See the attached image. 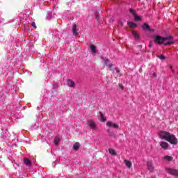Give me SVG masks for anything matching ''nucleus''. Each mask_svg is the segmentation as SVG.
Returning <instances> with one entry per match:
<instances>
[{"mask_svg":"<svg viewBox=\"0 0 178 178\" xmlns=\"http://www.w3.org/2000/svg\"><path fill=\"white\" fill-rule=\"evenodd\" d=\"M124 163H125L126 167L129 168V169H130V168H131V165H132L131 161H128V160H124Z\"/></svg>","mask_w":178,"mask_h":178,"instance_id":"15","label":"nucleus"},{"mask_svg":"<svg viewBox=\"0 0 178 178\" xmlns=\"http://www.w3.org/2000/svg\"><path fill=\"white\" fill-rule=\"evenodd\" d=\"M106 126H108V127H113V129H119V124H113V122L111 121L107 122Z\"/></svg>","mask_w":178,"mask_h":178,"instance_id":"9","label":"nucleus"},{"mask_svg":"<svg viewBox=\"0 0 178 178\" xmlns=\"http://www.w3.org/2000/svg\"><path fill=\"white\" fill-rule=\"evenodd\" d=\"M31 26H32V27H33L35 29H37V26L35 25V22H32Z\"/></svg>","mask_w":178,"mask_h":178,"instance_id":"24","label":"nucleus"},{"mask_svg":"<svg viewBox=\"0 0 178 178\" xmlns=\"http://www.w3.org/2000/svg\"><path fill=\"white\" fill-rule=\"evenodd\" d=\"M72 34L75 37H77V35H79V29H77V25L76 24H74L72 26Z\"/></svg>","mask_w":178,"mask_h":178,"instance_id":"8","label":"nucleus"},{"mask_svg":"<svg viewBox=\"0 0 178 178\" xmlns=\"http://www.w3.org/2000/svg\"><path fill=\"white\" fill-rule=\"evenodd\" d=\"M147 169L149 170V172H154V166H152V162H147Z\"/></svg>","mask_w":178,"mask_h":178,"instance_id":"12","label":"nucleus"},{"mask_svg":"<svg viewBox=\"0 0 178 178\" xmlns=\"http://www.w3.org/2000/svg\"><path fill=\"white\" fill-rule=\"evenodd\" d=\"M128 26H129V27H131V29H134V27H137V25H136V23H134V22H128Z\"/></svg>","mask_w":178,"mask_h":178,"instance_id":"18","label":"nucleus"},{"mask_svg":"<svg viewBox=\"0 0 178 178\" xmlns=\"http://www.w3.org/2000/svg\"><path fill=\"white\" fill-rule=\"evenodd\" d=\"M91 53L95 55L97 54V47L94 46L93 44L90 46Z\"/></svg>","mask_w":178,"mask_h":178,"instance_id":"14","label":"nucleus"},{"mask_svg":"<svg viewBox=\"0 0 178 178\" xmlns=\"http://www.w3.org/2000/svg\"><path fill=\"white\" fill-rule=\"evenodd\" d=\"M59 143H60V138L59 137H56L54 139V144L58 145Z\"/></svg>","mask_w":178,"mask_h":178,"instance_id":"19","label":"nucleus"},{"mask_svg":"<svg viewBox=\"0 0 178 178\" xmlns=\"http://www.w3.org/2000/svg\"><path fill=\"white\" fill-rule=\"evenodd\" d=\"M164 159L165 161H168V162H170V161L173 160V157L170 156H164Z\"/></svg>","mask_w":178,"mask_h":178,"instance_id":"20","label":"nucleus"},{"mask_svg":"<svg viewBox=\"0 0 178 178\" xmlns=\"http://www.w3.org/2000/svg\"><path fill=\"white\" fill-rule=\"evenodd\" d=\"M169 67L172 70V73H175V70H173V67L171 65H169Z\"/></svg>","mask_w":178,"mask_h":178,"instance_id":"27","label":"nucleus"},{"mask_svg":"<svg viewBox=\"0 0 178 178\" xmlns=\"http://www.w3.org/2000/svg\"><path fill=\"white\" fill-rule=\"evenodd\" d=\"M154 38L155 39V42L156 44H159L161 45V44H163L165 42V41L168 40L167 42L164 43V45H170L171 44H173V40H172V36H167L165 38H162L161 36L159 35H154Z\"/></svg>","mask_w":178,"mask_h":178,"instance_id":"2","label":"nucleus"},{"mask_svg":"<svg viewBox=\"0 0 178 178\" xmlns=\"http://www.w3.org/2000/svg\"><path fill=\"white\" fill-rule=\"evenodd\" d=\"M80 148V143H76L74 145H73V149H74V151H78V149Z\"/></svg>","mask_w":178,"mask_h":178,"instance_id":"17","label":"nucleus"},{"mask_svg":"<svg viewBox=\"0 0 178 178\" xmlns=\"http://www.w3.org/2000/svg\"><path fill=\"white\" fill-rule=\"evenodd\" d=\"M143 30H145L146 31H149V33H154V29H151L148 24L145 23L142 25Z\"/></svg>","mask_w":178,"mask_h":178,"instance_id":"7","label":"nucleus"},{"mask_svg":"<svg viewBox=\"0 0 178 178\" xmlns=\"http://www.w3.org/2000/svg\"><path fill=\"white\" fill-rule=\"evenodd\" d=\"M99 115H100V119H101L102 122H105V120H106V119L104 116V114L102 113V112L100 111Z\"/></svg>","mask_w":178,"mask_h":178,"instance_id":"21","label":"nucleus"},{"mask_svg":"<svg viewBox=\"0 0 178 178\" xmlns=\"http://www.w3.org/2000/svg\"><path fill=\"white\" fill-rule=\"evenodd\" d=\"M107 131H108V133L110 134L111 136H112L114 135L113 132H111V130H110V129H108Z\"/></svg>","mask_w":178,"mask_h":178,"instance_id":"25","label":"nucleus"},{"mask_svg":"<svg viewBox=\"0 0 178 178\" xmlns=\"http://www.w3.org/2000/svg\"><path fill=\"white\" fill-rule=\"evenodd\" d=\"M119 87L121 90H124V86H123V85L119 84Z\"/></svg>","mask_w":178,"mask_h":178,"instance_id":"26","label":"nucleus"},{"mask_svg":"<svg viewBox=\"0 0 178 178\" xmlns=\"http://www.w3.org/2000/svg\"><path fill=\"white\" fill-rule=\"evenodd\" d=\"M132 35H134L135 40H140V35L135 31H132Z\"/></svg>","mask_w":178,"mask_h":178,"instance_id":"16","label":"nucleus"},{"mask_svg":"<svg viewBox=\"0 0 178 178\" xmlns=\"http://www.w3.org/2000/svg\"><path fill=\"white\" fill-rule=\"evenodd\" d=\"M153 77H156V74L155 72L153 73Z\"/></svg>","mask_w":178,"mask_h":178,"instance_id":"30","label":"nucleus"},{"mask_svg":"<svg viewBox=\"0 0 178 178\" xmlns=\"http://www.w3.org/2000/svg\"><path fill=\"white\" fill-rule=\"evenodd\" d=\"M159 59H161V60H165V56L163 55H160L159 56Z\"/></svg>","mask_w":178,"mask_h":178,"instance_id":"23","label":"nucleus"},{"mask_svg":"<svg viewBox=\"0 0 178 178\" xmlns=\"http://www.w3.org/2000/svg\"><path fill=\"white\" fill-rule=\"evenodd\" d=\"M86 124L90 127V129H91V130H97V129H98L97 127V124L92 120H88L86 122Z\"/></svg>","mask_w":178,"mask_h":178,"instance_id":"3","label":"nucleus"},{"mask_svg":"<svg viewBox=\"0 0 178 178\" xmlns=\"http://www.w3.org/2000/svg\"><path fill=\"white\" fill-rule=\"evenodd\" d=\"M153 42H150L149 44V48H151L153 45Z\"/></svg>","mask_w":178,"mask_h":178,"instance_id":"28","label":"nucleus"},{"mask_svg":"<svg viewBox=\"0 0 178 178\" xmlns=\"http://www.w3.org/2000/svg\"><path fill=\"white\" fill-rule=\"evenodd\" d=\"M160 147H161V148H163V149H168L169 148V143H166L165 141H162L160 143Z\"/></svg>","mask_w":178,"mask_h":178,"instance_id":"10","label":"nucleus"},{"mask_svg":"<svg viewBox=\"0 0 178 178\" xmlns=\"http://www.w3.org/2000/svg\"><path fill=\"white\" fill-rule=\"evenodd\" d=\"M159 136L161 140H165L170 143V144H173L176 145L177 144V138L175 135L170 134V133L165 131H160L159 132Z\"/></svg>","mask_w":178,"mask_h":178,"instance_id":"1","label":"nucleus"},{"mask_svg":"<svg viewBox=\"0 0 178 178\" xmlns=\"http://www.w3.org/2000/svg\"><path fill=\"white\" fill-rule=\"evenodd\" d=\"M24 163L26 165V166H31V161H30V159L28 158L24 159Z\"/></svg>","mask_w":178,"mask_h":178,"instance_id":"13","label":"nucleus"},{"mask_svg":"<svg viewBox=\"0 0 178 178\" xmlns=\"http://www.w3.org/2000/svg\"><path fill=\"white\" fill-rule=\"evenodd\" d=\"M67 84L69 87L74 88V86H76V83H74V81L72 79H67Z\"/></svg>","mask_w":178,"mask_h":178,"instance_id":"11","label":"nucleus"},{"mask_svg":"<svg viewBox=\"0 0 178 178\" xmlns=\"http://www.w3.org/2000/svg\"><path fill=\"white\" fill-rule=\"evenodd\" d=\"M115 71L117 73H120V70L118 67H115Z\"/></svg>","mask_w":178,"mask_h":178,"instance_id":"29","label":"nucleus"},{"mask_svg":"<svg viewBox=\"0 0 178 178\" xmlns=\"http://www.w3.org/2000/svg\"><path fill=\"white\" fill-rule=\"evenodd\" d=\"M167 173L172 175V176H178V170L173 168H165Z\"/></svg>","mask_w":178,"mask_h":178,"instance_id":"5","label":"nucleus"},{"mask_svg":"<svg viewBox=\"0 0 178 178\" xmlns=\"http://www.w3.org/2000/svg\"><path fill=\"white\" fill-rule=\"evenodd\" d=\"M108 152L111 154V155H116V152L113 149H109Z\"/></svg>","mask_w":178,"mask_h":178,"instance_id":"22","label":"nucleus"},{"mask_svg":"<svg viewBox=\"0 0 178 178\" xmlns=\"http://www.w3.org/2000/svg\"><path fill=\"white\" fill-rule=\"evenodd\" d=\"M129 12L133 15L136 22H141V17L137 15L136 10L131 8L129 9Z\"/></svg>","mask_w":178,"mask_h":178,"instance_id":"6","label":"nucleus"},{"mask_svg":"<svg viewBox=\"0 0 178 178\" xmlns=\"http://www.w3.org/2000/svg\"><path fill=\"white\" fill-rule=\"evenodd\" d=\"M101 59H102L103 60H104V65L106 66H108L110 69V70L113 71V70L112 69V67H113V64L111 63V60L108 58H104V57L101 56Z\"/></svg>","mask_w":178,"mask_h":178,"instance_id":"4","label":"nucleus"}]
</instances>
